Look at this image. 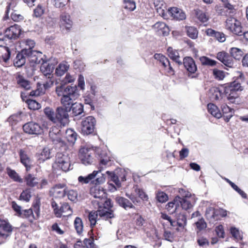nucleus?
<instances>
[{
	"label": "nucleus",
	"instance_id": "f257e3e1",
	"mask_svg": "<svg viewBox=\"0 0 248 248\" xmlns=\"http://www.w3.org/2000/svg\"><path fill=\"white\" fill-rule=\"evenodd\" d=\"M112 206L111 201L106 198L103 188L99 187L97 189L94 188V208L97 209L95 211L96 218L98 216L104 218L112 217L113 214L111 210Z\"/></svg>",
	"mask_w": 248,
	"mask_h": 248
},
{
	"label": "nucleus",
	"instance_id": "f03ea898",
	"mask_svg": "<svg viewBox=\"0 0 248 248\" xmlns=\"http://www.w3.org/2000/svg\"><path fill=\"white\" fill-rule=\"evenodd\" d=\"M55 91L57 95L61 97V103L65 108L70 107L74 104V101L79 95L76 85L66 86L60 83L56 86Z\"/></svg>",
	"mask_w": 248,
	"mask_h": 248
},
{
	"label": "nucleus",
	"instance_id": "7ed1b4c3",
	"mask_svg": "<svg viewBox=\"0 0 248 248\" xmlns=\"http://www.w3.org/2000/svg\"><path fill=\"white\" fill-rule=\"evenodd\" d=\"M95 151L98 155L100 158L99 167L98 168L99 170H94V184L101 185L105 181V176L101 173V171L104 170L110 160L107 153L104 151H102L99 148H95Z\"/></svg>",
	"mask_w": 248,
	"mask_h": 248
},
{
	"label": "nucleus",
	"instance_id": "20e7f679",
	"mask_svg": "<svg viewBox=\"0 0 248 248\" xmlns=\"http://www.w3.org/2000/svg\"><path fill=\"white\" fill-rule=\"evenodd\" d=\"M225 29L234 35H242L243 27L241 21L236 17L229 16L226 20Z\"/></svg>",
	"mask_w": 248,
	"mask_h": 248
},
{
	"label": "nucleus",
	"instance_id": "39448f33",
	"mask_svg": "<svg viewBox=\"0 0 248 248\" xmlns=\"http://www.w3.org/2000/svg\"><path fill=\"white\" fill-rule=\"evenodd\" d=\"M93 152L92 145H86L81 147L79 150L78 156L82 164L85 165L92 164L93 162Z\"/></svg>",
	"mask_w": 248,
	"mask_h": 248
},
{
	"label": "nucleus",
	"instance_id": "423d86ee",
	"mask_svg": "<svg viewBox=\"0 0 248 248\" xmlns=\"http://www.w3.org/2000/svg\"><path fill=\"white\" fill-rule=\"evenodd\" d=\"M179 193L182 198L179 196V206H181L182 208L185 210L192 208L194 202V198L192 196L191 193L183 189H180Z\"/></svg>",
	"mask_w": 248,
	"mask_h": 248
},
{
	"label": "nucleus",
	"instance_id": "0eeeda50",
	"mask_svg": "<svg viewBox=\"0 0 248 248\" xmlns=\"http://www.w3.org/2000/svg\"><path fill=\"white\" fill-rule=\"evenodd\" d=\"M58 61L55 58H51L47 61H43L41 63L40 70L46 78H53L52 74L54 66Z\"/></svg>",
	"mask_w": 248,
	"mask_h": 248
},
{
	"label": "nucleus",
	"instance_id": "6e6552de",
	"mask_svg": "<svg viewBox=\"0 0 248 248\" xmlns=\"http://www.w3.org/2000/svg\"><path fill=\"white\" fill-rule=\"evenodd\" d=\"M133 191L131 192H127L125 196L129 198L134 204H137L140 202L137 195L142 200L147 201L148 197L147 195L141 189H140L138 186H134L133 187Z\"/></svg>",
	"mask_w": 248,
	"mask_h": 248
},
{
	"label": "nucleus",
	"instance_id": "1a4fd4ad",
	"mask_svg": "<svg viewBox=\"0 0 248 248\" xmlns=\"http://www.w3.org/2000/svg\"><path fill=\"white\" fill-rule=\"evenodd\" d=\"M55 164L63 171H67L70 170L71 167L70 158L67 155L58 153L56 156Z\"/></svg>",
	"mask_w": 248,
	"mask_h": 248
},
{
	"label": "nucleus",
	"instance_id": "9d476101",
	"mask_svg": "<svg viewBox=\"0 0 248 248\" xmlns=\"http://www.w3.org/2000/svg\"><path fill=\"white\" fill-rule=\"evenodd\" d=\"M23 129L24 132L30 135H40L43 132V128L40 124L33 122L24 124Z\"/></svg>",
	"mask_w": 248,
	"mask_h": 248
},
{
	"label": "nucleus",
	"instance_id": "9b49d317",
	"mask_svg": "<svg viewBox=\"0 0 248 248\" xmlns=\"http://www.w3.org/2000/svg\"><path fill=\"white\" fill-rule=\"evenodd\" d=\"M68 111V107H58L56 110V121L58 120L63 126L66 125L69 121Z\"/></svg>",
	"mask_w": 248,
	"mask_h": 248
},
{
	"label": "nucleus",
	"instance_id": "f8f14e48",
	"mask_svg": "<svg viewBox=\"0 0 248 248\" xmlns=\"http://www.w3.org/2000/svg\"><path fill=\"white\" fill-rule=\"evenodd\" d=\"M18 153L20 162L25 167L26 170L29 171L31 168L32 161L28 150L26 149H21Z\"/></svg>",
	"mask_w": 248,
	"mask_h": 248
},
{
	"label": "nucleus",
	"instance_id": "ddd939ff",
	"mask_svg": "<svg viewBox=\"0 0 248 248\" xmlns=\"http://www.w3.org/2000/svg\"><path fill=\"white\" fill-rule=\"evenodd\" d=\"M81 133L84 136L93 133V117L88 116L81 122Z\"/></svg>",
	"mask_w": 248,
	"mask_h": 248
},
{
	"label": "nucleus",
	"instance_id": "4468645a",
	"mask_svg": "<svg viewBox=\"0 0 248 248\" xmlns=\"http://www.w3.org/2000/svg\"><path fill=\"white\" fill-rule=\"evenodd\" d=\"M60 27L62 29L70 31L73 26L70 15L66 12H62L60 16Z\"/></svg>",
	"mask_w": 248,
	"mask_h": 248
},
{
	"label": "nucleus",
	"instance_id": "2eb2a0df",
	"mask_svg": "<svg viewBox=\"0 0 248 248\" xmlns=\"http://www.w3.org/2000/svg\"><path fill=\"white\" fill-rule=\"evenodd\" d=\"M21 31L19 26L15 24L4 30V37L9 39H16L18 38Z\"/></svg>",
	"mask_w": 248,
	"mask_h": 248
},
{
	"label": "nucleus",
	"instance_id": "dca6fc26",
	"mask_svg": "<svg viewBox=\"0 0 248 248\" xmlns=\"http://www.w3.org/2000/svg\"><path fill=\"white\" fill-rule=\"evenodd\" d=\"M12 230V227L8 222L0 219V239H5L9 237Z\"/></svg>",
	"mask_w": 248,
	"mask_h": 248
},
{
	"label": "nucleus",
	"instance_id": "f3484780",
	"mask_svg": "<svg viewBox=\"0 0 248 248\" xmlns=\"http://www.w3.org/2000/svg\"><path fill=\"white\" fill-rule=\"evenodd\" d=\"M49 137L54 144L59 143L62 145L64 143L62 140L61 130L57 126L51 127L49 132Z\"/></svg>",
	"mask_w": 248,
	"mask_h": 248
},
{
	"label": "nucleus",
	"instance_id": "a211bd4d",
	"mask_svg": "<svg viewBox=\"0 0 248 248\" xmlns=\"http://www.w3.org/2000/svg\"><path fill=\"white\" fill-rule=\"evenodd\" d=\"M64 186V185L62 184L55 185L50 190V195L55 198H63L66 193Z\"/></svg>",
	"mask_w": 248,
	"mask_h": 248
},
{
	"label": "nucleus",
	"instance_id": "6ab92c4d",
	"mask_svg": "<svg viewBox=\"0 0 248 248\" xmlns=\"http://www.w3.org/2000/svg\"><path fill=\"white\" fill-rule=\"evenodd\" d=\"M217 58L226 66L230 68L233 67V60L227 53L224 51L218 52L217 54Z\"/></svg>",
	"mask_w": 248,
	"mask_h": 248
},
{
	"label": "nucleus",
	"instance_id": "aec40b11",
	"mask_svg": "<svg viewBox=\"0 0 248 248\" xmlns=\"http://www.w3.org/2000/svg\"><path fill=\"white\" fill-rule=\"evenodd\" d=\"M26 48L22 49L16 54L14 60V65L17 67H20L25 64L27 59Z\"/></svg>",
	"mask_w": 248,
	"mask_h": 248
},
{
	"label": "nucleus",
	"instance_id": "412c9836",
	"mask_svg": "<svg viewBox=\"0 0 248 248\" xmlns=\"http://www.w3.org/2000/svg\"><path fill=\"white\" fill-rule=\"evenodd\" d=\"M183 63L187 72L190 74H194L197 71V68L194 60L190 57L184 58Z\"/></svg>",
	"mask_w": 248,
	"mask_h": 248
},
{
	"label": "nucleus",
	"instance_id": "4be33fe9",
	"mask_svg": "<svg viewBox=\"0 0 248 248\" xmlns=\"http://www.w3.org/2000/svg\"><path fill=\"white\" fill-rule=\"evenodd\" d=\"M168 13L171 17L178 20H182L186 18L185 13L181 9L177 7H172L168 9Z\"/></svg>",
	"mask_w": 248,
	"mask_h": 248
},
{
	"label": "nucleus",
	"instance_id": "5701e85b",
	"mask_svg": "<svg viewBox=\"0 0 248 248\" xmlns=\"http://www.w3.org/2000/svg\"><path fill=\"white\" fill-rule=\"evenodd\" d=\"M156 10L158 14L164 19L167 18V13H168L166 4L163 0H155L154 2Z\"/></svg>",
	"mask_w": 248,
	"mask_h": 248
},
{
	"label": "nucleus",
	"instance_id": "b1692460",
	"mask_svg": "<svg viewBox=\"0 0 248 248\" xmlns=\"http://www.w3.org/2000/svg\"><path fill=\"white\" fill-rule=\"evenodd\" d=\"M153 28L159 34H162L164 36L168 35L170 32L169 27L163 22H157L153 26Z\"/></svg>",
	"mask_w": 248,
	"mask_h": 248
},
{
	"label": "nucleus",
	"instance_id": "393cba45",
	"mask_svg": "<svg viewBox=\"0 0 248 248\" xmlns=\"http://www.w3.org/2000/svg\"><path fill=\"white\" fill-rule=\"evenodd\" d=\"M206 34L212 37L220 43H223L226 40V35L222 32L216 31L212 29H208L206 30Z\"/></svg>",
	"mask_w": 248,
	"mask_h": 248
},
{
	"label": "nucleus",
	"instance_id": "a878e982",
	"mask_svg": "<svg viewBox=\"0 0 248 248\" xmlns=\"http://www.w3.org/2000/svg\"><path fill=\"white\" fill-rule=\"evenodd\" d=\"M115 201L120 206L125 209L134 208L132 202H130L129 200L124 197L117 196L115 198Z\"/></svg>",
	"mask_w": 248,
	"mask_h": 248
},
{
	"label": "nucleus",
	"instance_id": "bb28decb",
	"mask_svg": "<svg viewBox=\"0 0 248 248\" xmlns=\"http://www.w3.org/2000/svg\"><path fill=\"white\" fill-rule=\"evenodd\" d=\"M223 93L227 97V99L232 103H234L235 100L239 97L237 91H234L225 87H223Z\"/></svg>",
	"mask_w": 248,
	"mask_h": 248
},
{
	"label": "nucleus",
	"instance_id": "cd10ccee",
	"mask_svg": "<svg viewBox=\"0 0 248 248\" xmlns=\"http://www.w3.org/2000/svg\"><path fill=\"white\" fill-rule=\"evenodd\" d=\"M74 248H93V236L90 238H86L83 241V244L81 241H78L74 246Z\"/></svg>",
	"mask_w": 248,
	"mask_h": 248
},
{
	"label": "nucleus",
	"instance_id": "c85d7f7f",
	"mask_svg": "<svg viewBox=\"0 0 248 248\" xmlns=\"http://www.w3.org/2000/svg\"><path fill=\"white\" fill-rule=\"evenodd\" d=\"M70 65L66 62L60 63L56 68L55 73L57 76H63L69 69Z\"/></svg>",
	"mask_w": 248,
	"mask_h": 248
},
{
	"label": "nucleus",
	"instance_id": "c756f323",
	"mask_svg": "<svg viewBox=\"0 0 248 248\" xmlns=\"http://www.w3.org/2000/svg\"><path fill=\"white\" fill-rule=\"evenodd\" d=\"M167 52L169 57L177 63L179 65L182 64V62L180 60L179 53L176 50H174L172 47H169L167 49Z\"/></svg>",
	"mask_w": 248,
	"mask_h": 248
},
{
	"label": "nucleus",
	"instance_id": "7c9ffc66",
	"mask_svg": "<svg viewBox=\"0 0 248 248\" xmlns=\"http://www.w3.org/2000/svg\"><path fill=\"white\" fill-rule=\"evenodd\" d=\"M68 110H72L74 116L80 115L83 112V106L82 104L79 103H75L70 107H68Z\"/></svg>",
	"mask_w": 248,
	"mask_h": 248
},
{
	"label": "nucleus",
	"instance_id": "2f4dec72",
	"mask_svg": "<svg viewBox=\"0 0 248 248\" xmlns=\"http://www.w3.org/2000/svg\"><path fill=\"white\" fill-rule=\"evenodd\" d=\"M223 115L225 117V120L228 122L234 114L233 109L230 108L226 104H223L221 106Z\"/></svg>",
	"mask_w": 248,
	"mask_h": 248
},
{
	"label": "nucleus",
	"instance_id": "473e14b6",
	"mask_svg": "<svg viewBox=\"0 0 248 248\" xmlns=\"http://www.w3.org/2000/svg\"><path fill=\"white\" fill-rule=\"evenodd\" d=\"M207 109L209 113L217 118H220L222 114L217 107L214 104L209 103L207 105Z\"/></svg>",
	"mask_w": 248,
	"mask_h": 248
},
{
	"label": "nucleus",
	"instance_id": "72a5a7b5",
	"mask_svg": "<svg viewBox=\"0 0 248 248\" xmlns=\"http://www.w3.org/2000/svg\"><path fill=\"white\" fill-rule=\"evenodd\" d=\"M17 83L18 85L21 88L26 90H29L31 89V82L25 79L23 76L18 75L17 78Z\"/></svg>",
	"mask_w": 248,
	"mask_h": 248
},
{
	"label": "nucleus",
	"instance_id": "f704fd0d",
	"mask_svg": "<svg viewBox=\"0 0 248 248\" xmlns=\"http://www.w3.org/2000/svg\"><path fill=\"white\" fill-rule=\"evenodd\" d=\"M6 171L9 177L14 181L20 183L23 182V179L15 170H12L10 168H7L6 169Z\"/></svg>",
	"mask_w": 248,
	"mask_h": 248
},
{
	"label": "nucleus",
	"instance_id": "c9c22d12",
	"mask_svg": "<svg viewBox=\"0 0 248 248\" xmlns=\"http://www.w3.org/2000/svg\"><path fill=\"white\" fill-rule=\"evenodd\" d=\"M78 181L81 185H93V172L85 176H79L78 177Z\"/></svg>",
	"mask_w": 248,
	"mask_h": 248
},
{
	"label": "nucleus",
	"instance_id": "e433bc0d",
	"mask_svg": "<svg viewBox=\"0 0 248 248\" xmlns=\"http://www.w3.org/2000/svg\"><path fill=\"white\" fill-rule=\"evenodd\" d=\"M25 182L28 186L34 187L38 184V179L31 174H28L25 177Z\"/></svg>",
	"mask_w": 248,
	"mask_h": 248
},
{
	"label": "nucleus",
	"instance_id": "4c0bfd02",
	"mask_svg": "<svg viewBox=\"0 0 248 248\" xmlns=\"http://www.w3.org/2000/svg\"><path fill=\"white\" fill-rule=\"evenodd\" d=\"M179 196H177L172 201L168 202L166 205V209L167 210L170 211L171 209L174 208V210L172 211V212H173V211H175L177 210L178 208H179Z\"/></svg>",
	"mask_w": 248,
	"mask_h": 248
},
{
	"label": "nucleus",
	"instance_id": "58836bf2",
	"mask_svg": "<svg viewBox=\"0 0 248 248\" xmlns=\"http://www.w3.org/2000/svg\"><path fill=\"white\" fill-rule=\"evenodd\" d=\"M175 225L178 227L184 228L186 224V216L183 214H179L176 216Z\"/></svg>",
	"mask_w": 248,
	"mask_h": 248
},
{
	"label": "nucleus",
	"instance_id": "ea45409f",
	"mask_svg": "<svg viewBox=\"0 0 248 248\" xmlns=\"http://www.w3.org/2000/svg\"><path fill=\"white\" fill-rule=\"evenodd\" d=\"M241 83L237 80H234L226 85L224 87L235 91H242L243 90Z\"/></svg>",
	"mask_w": 248,
	"mask_h": 248
},
{
	"label": "nucleus",
	"instance_id": "a19ab883",
	"mask_svg": "<svg viewBox=\"0 0 248 248\" xmlns=\"http://www.w3.org/2000/svg\"><path fill=\"white\" fill-rule=\"evenodd\" d=\"M21 114L22 113L19 112L11 115L7 119V122H8L11 125H14L16 124L18 122L21 120Z\"/></svg>",
	"mask_w": 248,
	"mask_h": 248
},
{
	"label": "nucleus",
	"instance_id": "79ce46f5",
	"mask_svg": "<svg viewBox=\"0 0 248 248\" xmlns=\"http://www.w3.org/2000/svg\"><path fill=\"white\" fill-rule=\"evenodd\" d=\"M74 225L77 233L80 235L83 232V225L81 219L79 217H77L74 220Z\"/></svg>",
	"mask_w": 248,
	"mask_h": 248
},
{
	"label": "nucleus",
	"instance_id": "37998d69",
	"mask_svg": "<svg viewBox=\"0 0 248 248\" xmlns=\"http://www.w3.org/2000/svg\"><path fill=\"white\" fill-rule=\"evenodd\" d=\"M230 232L233 237L234 239L236 241H239L242 240L243 235L242 232L239 230L238 229L232 227L230 228Z\"/></svg>",
	"mask_w": 248,
	"mask_h": 248
},
{
	"label": "nucleus",
	"instance_id": "c03bdc74",
	"mask_svg": "<svg viewBox=\"0 0 248 248\" xmlns=\"http://www.w3.org/2000/svg\"><path fill=\"white\" fill-rule=\"evenodd\" d=\"M230 53L232 57L237 60H240L244 54L243 51L237 47L232 48Z\"/></svg>",
	"mask_w": 248,
	"mask_h": 248
},
{
	"label": "nucleus",
	"instance_id": "a18cd8bd",
	"mask_svg": "<svg viewBox=\"0 0 248 248\" xmlns=\"http://www.w3.org/2000/svg\"><path fill=\"white\" fill-rule=\"evenodd\" d=\"M51 157L50 150L48 147H45L41 152L39 160L44 162L46 160L49 159Z\"/></svg>",
	"mask_w": 248,
	"mask_h": 248
},
{
	"label": "nucleus",
	"instance_id": "49530a36",
	"mask_svg": "<svg viewBox=\"0 0 248 248\" xmlns=\"http://www.w3.org/2000/svg\"><path fill=\"white\" fill-rule=\"evenodd\" d=\"M66 135V137L69 142L72 143L75 142L77 138V134L76 132L71 129H69L67 130Z\"/></svg>",
	"mask_w": 248,
	"mask_h": 248
},
{
	"label": "nucleus",
	"instance_id": "de8ad7c7",
	"mask_svg": "<svg viewBox=\"0 0 248 248\" xmlns=\"http://www.w3.org/2000/svg\"><path fill=\"white\" fill-rule=\"evenodd\" d=\"M155 59L159 61L164 67L170 65V61L165 56L161 54H155L154 55Z\"/></svg>",
	"mask_w": 248,
	"mask_h": 248
},
{
	"label": "nucleus",
	"instance_id": "09e8293b",
	"mask_svg": "<svg viewBox=\"0 0 248 248\" xmlns=\"http://www.w3.org/2000/svg\"><path fill=\"white\" fill-rule=\"evenodd\" d=\"M200 60L202 64L204 65L213 66L216 65V64L217 63V61L210 59L209 58L205 56L201 57L200 58Z\"/></svg>",
	"mask_w": 248,
	"mask_h": 248
},
{
	"label": "nucleus",
	"instance_id": "8fccbe9b",
	"mask_svg": "<svg viewBox=\"0 0 248 248\" xmlns=\"http://www.w3.org/2000/svg\"><path fill=\"white\" fill-rule=\"evenodd\" d=\"M196 15L197 17L202 22H206L209 19V16L207 14V13L200 10H198L196 11Z\"/></svg>",
	"mask_w": 248,
	"mask_h": 248
},
{
	"label": "nucleus",
	"instance_id": "3c124183",
	"mask_svg": "<svg viewBox=\"0 0 248 248\" xmlns=\"http://www.w3.org/2000/svg\"><path fill=\"white\" fill-rule=\"evenodd\" d=\"M19 216L21 217L28 218L31 222H32L34 220L32 219V217L34 216V213L33 210L31 208L22 210Z\"/></svg>",
	"mask_w": 248,
	"mask_h": 248
},
{
	"label": "nucleus",
	"instance_id": "603ef678",
	"mask_svg": "<svg viewBox=\"0 0 248 248\" xmlns=\"http://www.w3.org/2000/svg\"><path fill=\"white\" fill-rule=\"evenodd\" d=\"M27 59L31 63V59H34L37 55H41V53L33 50L26 48Z\"/></svg>",
	"mask_w": 248,
	"mask_h": 248
},
{
	"label": "nucleus",
	"instance_id": "864d4df0",
	"mask_svg": "<svg viewBox=\"0 0 248 248\" xmlns=\"http://www.w3.org/2000/svg\"><path fill=\"white\" fill-rule=\"evenodd\" d=\"M31 198V190L29 188H27L25 190H23L19 196V199L21 201H24L26 202H28Z\"/></svg>",
	"mask_w": 248,
	"mask_h": 248
},
{
	"label": "nucleus",
	"instance_id": "5fc2aeb1",
	"mask_svg": "<svg viewBox=\"0 0 248 248\" xmlns=\"http://www.w3.org/2000/svg\"><path fill=\"white\" fill-rule=\"evenodd\" d=\"M156 199L161 203L166 202L168 200V195L164 192L158 191L156 193Z\"/></svg>",
	"mask_w": 248,
	"mask_h": 248
},
{
	"label": "nucleus",
	"instance_id": "6e6d98bb",
	"mask_svg": "<svg viewBox=\"0 0 248 248\" xmlns=\"http://www.w3.org/2000/svg\"><path fill=\"white\" fill-rule=\"evenodd\" d=\"M186 32L187 35L192 39H196L198 36V31L197 29L194 27H187Z\"/></svg>",
	"mask_w": 248,
	"mask_h": 248
},
{
	"label": "nucleus",
	"instance_id": "4d7b16f0",
	"mask_svg": "<svg viewBox=\"0 0 248 248\" xmlns=\"http://www.w3.org/2000/svg\"><path fill=\"white\" fill-rule=\"evenodd\" d=\"M51 206L53 209L55 215L57 217H61V207H59L57 202L52 199L51 201Z\"/></svg>",
	"mask_w": 248,
	"mask_h": 248
},
{
	"label": "nucleus",
	"instance_id": "13d9d810",
	"mask_svg": "<svg viewBox=\"0 0 248 248\" xmlns=\"http://www.w3.org/2000/svg\"><path fill=\"white\" fill-rule=\"evenodd\" d=\"M44 113L47 116V117L51 121L55 123L56 122V118L54 116V111L52 109L48 107L44 109Z\"/></svg>",
	"mask_w": 248,
	"mask_h": 248
},
{
	"label": "nucleus",
	"instance_id": "bf43d9fd",
	"mask_svg": "<svg viewBox=\"0 0 248 248\" xmlns=\"http://www.w3.org/2000/svg\"><path fill=\"white\" fill-rule=\"evenodd\" d=\"M124 8L129 11H134L136 8V4L134 1L124 0Z\"/></svg>",
	"mask_w": 248,
	"mask_h": 248
},
{
	"label": "nucleus",
	"instance_id": "052dcab7",
	"mask_svg": "<svg viewBox=\"0 0 248 248\" xmlns=\"http://www.w3.org/2000/svg\"><path fill=\"white\" fill-rule=\"evenodd\" d=\"M27 103L30 109L37 110L40 108L41 107L40 104L34 100H28Z\"/></svg>",
	"mask_w": 248,
	"mask_h": 248
},
{
	"label": "nucleus",
	"instance_id": "680f3d73",
	"mask_svg": "<svg viewBox=\"0 0 248 248\" xmlns=\"http://www.w3.org/2000/svg\"><path fill=\"white\" fill-rule=\"evenodd\" d=\"M216 212L213 207H209L207 208L205 212L206 218L208 219H215L216 216Z\"/></svg>",
	"mask_w": 248,
	"mask_h": 248
},
{
	"label": "nucleus",
	"instance_id": "e2e57ef3",
	"mask_svg": "<svg viewBox=\"0 0 248 248\" xmlns=\"http://www.w3.org/2000/svg\"><path fill=\"white\" fill-rule=\"evenodd\" d=\"M195 224L199 231L205 229L207 227L206 223L203 218L199 219V220L195 223Z\"/></svg>",
	"mask_w": 248,
	"mask_h": 248
},
{
	"label": "nucleus",
	"instance_id": "0e129e2a",
	"mask_svg": "<svg viewBox=\"0 0 248 248\" xmlns=\"http://www.w3.org/2000/svg\"><path fill=\"white\" fill-rule=\"evenodd\" d=\"M44 12L45 8L39 4L33 11V16L36 17H39L44 14Z\"/></svg>",
	"mask_w": 248,
	"mask_h": 248
},
{
	"label": "nucleus",
	"instance_id": "69168bd1",
	"mask_svg": "<svg viewBox=\"0 0 248 248\" xmlns=\"http://www.w3.org/2000/svg\"><path fill=\"white\" fill-rule=\"evenodd\" d=\"M93 93H86L84 96V102L86 104H89L92 109L93 108Z\"/></svg>",
	"mask_w": 248,
	"mask_h": 248
},
{
	"label": "nucleus",
	"instance_id": "338daca9",
	"mask_svg": "<svg viewBox=\"0 0 248 248\" xmlns=\"http://www.w3.org/2000/svg\"><path fill=\"white\" fill-rule=\"evenodd\" d=\"M215 78L217 80H222L225 77V74L223 71L214 69L213 71Z\"/></svg>",
	"mask_w": 248,
	"mask_h": 248
},
{
	"label": "nucleus",
	"instance_id": "774afa93",
	"mask_svg": "<svg viewBox=\"0 0 248 248\" xmlns=\"http://www.w3.org/2000/svg\"><path fill=\"white\" fill-rule=\"evenodd\" d=\"M78 192L77 191L74 190H69L67 193L68 198L69 200L76 202L78 200Z\"/></svg>",
	"mask_w": 248,
	"mask_h": 248
}]
</instances>
